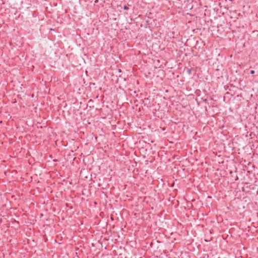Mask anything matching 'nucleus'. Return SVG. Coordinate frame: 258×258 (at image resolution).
<instances>
[{"instance_id": "nucleus-2", "label": "nucleus", "mask_w": 258, "mask_h": 258, "mask_svg": "<svg viewBox=\"0 0 258 258\" xmlns=\"http://www.w3.org/2000/svg\"><path fill=\"white\" fill-rule=\"evenodd\" d=\"M250 73H251V74H253L254 73V71L253 70H251V71H250Z\"/></svg>"}, {"instance_id": "nucleus-1", "label": "nucleus", "mask_w": 258, "mask_h": 258, "mask_svg": "<svg viewBox=\"0 0 258 258\" xmlns=\"http://www.w3.org/2000/svg\"><path fill=\"white\" fill-rule=\"evenodd\" d=\"M124 10H127L128 8L126 6H124L123 7Z\"/></svg>"}, {"instance_id": "nucleus-3", "label": "nucleus", "mask_w": 258, "mask_h": 258, "mask_svg": "<svg viewBox=\"0 0 258 258\" xmlns=\"http://www.w3.org/2000/svg\"><path fill=\"white\" fill-rule=\"evenodd\" d=\"M257 194H258V191H257Z\"/></svg>"}]
</instances>
